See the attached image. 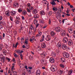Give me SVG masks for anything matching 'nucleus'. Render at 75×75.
Masks as SVG:
<instances>
[{"label": "nucleus", "instance_id": "1", "mask_svg": "<svg viewBox=\"0 0 75 75\" xmlns=\"http://www.w3.org/2000/svg\"><path fill=\"white\" fill-rule=\"evenodd\" d=\"M50 69L52 71L54 72L57 70V66L54 65H52L50 67Z\"/></svg>", "mask_w": 75, "mask_h": 75}, {"label": "nucleus", "instance_id": "2", "mask_svg": "<svg viewBox=\"0 0 75 75\" xmlns=\"http://www.w3.org/2000/svg\"><path fill=\"white\" fill-rule=\"evenodd\" d=\"M40 61L44 65H45V64H47V60L44 59V58H42L40 60Z\"/></svg>", "mask_w": 75, "mask_h": 75}, {"label": "nucleus", "instance_id": "3", "mask_svg": "<svg viewBox=\"0 0 75 75\" xmlns=\"http://www.w3.org/2000/svg\"><path fill=\"white\" fill-rule=\"evenodd\" d=\"M56 17L57 19H59V18H61V15L59 13V12H57L56 15Z\"/></svg>", "mask_w": 75, "mask_h": 75}, {"label": "nucleus", "instance_id": "4", "mask_svg": "<svg viewBox=\"0 0 75 75\" xmlns=\"http://www.w3.org/2000/svg\"><path fill=\"white\" fill-rule=\"evenodd\" d=\"M66 34H67V32L65 30H63L61 32V35L63 36V37L65 36Z\"/></svg>", "mask_w": 75, "mask_h": 75}, {"label": "nucleus", "instance_id": "5", "mask_svg": "<svg viewBox=\"0 0 75 75\" xmlns=\"http://www.w3.org/2000/svg\"><path fill=\"white\" fill-rule=\"evenodd\" d=\"M62 47L63 50H67V46L64 44H62Z\"/></svg>", "mask_w": 75, "mask_h": 75}, {"label": "nucleus", "instance_id": "6", "mask_svg": "<svg viewBox=\"0 0 75 75\" xmlns=\"http://www.w3.org/2000/svg\"><path fill=\"white\" fill-rule=\"evenodd\" d=\"M45 40H46V41H50V40H51V37L50 36V35H47V36L46 38H45Z\"/></svg>", "mask_w": 75, "mask_h": 75}, {"label": "nucleus", "instance_id": "7", "mask_svg": "<svg viewBox=\"0 0 75 75\" xmlns=\"http://www.w3.org/2000/svg\"><path fill=\"white\" fill-rule=\"evenodd\" d=\"M63 56L65 58H68L69 56V54L67 53V52H64L63 54Z\"/></svg>", "mask_w": 75, "mask_h": 75}, {"label": "nucleus", "instance_id": "8", "mask_svg": "<svg viewBox=\"0 0 75 75\" xmlns=\"http://www.w3.org/2000/svg\"><path fill=\"white\" fill-rule=\"evenodd\" d=\"M68 44L69 45H72L73 44V42L71 39L69 40Z\"/></svg>", "mask_w": 75, "mask_h": 75}, {"label": "nucleus", "instance_id": "9", "mask_svg": "<svg viewBox=\"0 0 75 75\" xmlns=\"http://www.w3.org/2000/svg\"><path fill=\"white\" fill-rule=\"evenodd\" d=\"M63 42L66 43V44H67V42H68V39L66 37H64L63 38Z\"/></svg>", "mask_w": 75, "mask_h": 75}, {"label": "nucleus", "instance_id": "10", "mask_svg": "<svg viewBox=\"0 0 75 75\" xmlns=\"http://www.w3.org/2000/svg\"><path fill=\"white\" fill-rule=\"evenodd\" d=\"M18 3H17L16 2H15L13 4L14 7H16V8H17V7H18Z\"/></svg>", "mask_w": 75, "mask_h": 75}, {"label": "nucleus", "instance_id": "11", "mask_svg": "<svg viewBox=\"0 0 75 75\" xmlns=\"http://www.w3.org/2000/svg\"><path fill=\"white\" fill-rule=\"evenodd\" d=\"M42 3L43 4L44 6H46L47 3H48V2L45 0H43L42 1Z\"/></svg>", "mask_w": 75, "mask_h": 75}, {"label": "nucleus", "instance_id": "12", "mask_svg": "<svg viewBox=\"0 0 75 75\" xmlns=\"http://www.w3.org/2000/svg\"><path fill=\"white\" fill-rule=\"evenodd\" d=\"M35 38V37L34 36H33L31 38H30V42H31L32 43L34 42V39Z\"/></svg>", "mask_w": 75, "mask_h": 75}, {"label": "nucleus", "instance_id": "13", "mask_svg": "<svg viewBox=\"0 0 75 75\" xmlns=\"http://www.w3.org/2000/svg\"><path fill=\"white\" fill-rule=\"evenodd\" d=\"M60 28L59 27H57L55 28V30L56 31L59 32H60Z\"/></svg>", "mask_w": 75, "mask_h": 75}, {"label": "nucleus", "instance_id": "14", "mask_svg": "<svg viewBox=\"0 0 75 75\" xmlns=\"http://www.w3.org/2000/svg\"><path fill=\"white\" fill-rule=\"evenodd\" d=\"M41 55V56L42 57H42H46V55H47V53H46V52H43L42 53Z\"/></svg>", "mask_w": 75, "mask_h": 75}, {"label": "nucleus", "instance_id": "15", "mask_svg": "<svg viewBox=\"0 0 75 75\" xmlns=\"http://www.w3.org/2000/svg\"><path fill=\"white\" fill-rule=\"evenodd\" d=\"M72 29L71 28H69L68 29V30L69 33H73V31H72Z\"/></svg>", "mask_w": 75, "mask_h": 75}, {"label": "nucleus", "instance_id": "16", "mask_svg": "<svg viewBox=\"0 0 75 75\" xmlns=\"http://www.w3.org/2000/svg\"><path fill=\"white\" fill-rule=\"evenodd\" d=\"M63 72L64 71L62 70H61L57 71V73L58 74H59V75H62V74L63 73Z\"/></svg>", "mask_w": 75, "mask_h": 75}, {"label": "nucleus", "instance_id": "17", "mask_svg": "<svg viewBox=\"0 0 75 75\" xmlns=\"http://www.w3.org/2000/svg\"><path fill=\"white\" fill-rule=\"evenodd\" d=\"M17 52L18 54H21V53H23V50L21 51L20 50H18L17 51Z\"/></svg>", "mask_w": 75, "mask_h": 75}, {"label": "nucleus", "instance_id": "18", "mask_svg": "<svg viewBox=\"0 0 75 75\" xmlns=\"http://www.w3.org/2000/svg\"><path fill=\"white\" fill-rule=\"evenodd\" d=\"M57 47L59 48V49H60L61 48V44L60 43H58L57 45Z\"/></svg>", "mask_w": 75, "mask_h": 75}, {"label": "nucleus", "instance_id": "19", "mask_svg": "<svg viewBox=\"0 0 75 75\" xmlns=\"http://www.w3.org/2000/svg\"><path fill=\"white\" fill-rule=\"evenodd\" d=\"M49 61L52 63H54V59L53 58H50Z\"/></svg>", "mask_w": 75, "mask_h": 75}, {"label": "nucleus", "instance_id": "20", "mask_svg": "<svg viewBox=\"0 0 75 75\" xmlns=\"http://www.w3.org/2000/svg\"><path fill=\"white\" fill-rule=\"evenodd\" d=\"M11 13L12 16H14L16 14V12L14 11H13L11 12Z\"/></svg>", "mask_w": 75, "mask_h": 75}, {"label": "nucleus", "instance_id": "21", "mask_svg": "<svg viewBox=\"0 0 75 75\" xmlns=\"http://www.w3.org/2000/svg\"><path fill=\"white\" fill-rule=\"evenodd\" d=\"M37 12H38V11H37V10L36 9L33 10L32 11L33 13L34 14H37Z\"/></svg>", "mask_w": 75, "mask_h": 75}, {"label": "nucleus", "instance_id": "22", "mask_svg": "<svg viewBox=\"0 0 75 75\" xmlns=\"http://www.w3.org/2000/svg\"><path fill=\"white\" fill-rule=\"evenodd\" d=\"M40 14L41 16H43V15H45V12L43 11H40Z\"/></svg>", "mask_w": 75, "mask_h": 75}, {"label": "nucleus", "instance_id": "23", "mask_svg": "<svg viewBox=\"0 0 75 75\" xmlns=\"http://www.w3.org/2000/svg\"><path fill=\"white\" fill-rule=\"evenodd\" d=\"M5 14L6 16L8 17L10 16V12L8 11H6L5 12Z\"/></svg>", "mask_w": 75, "mask_h": 75}, {"label": "nucleus", "instance_id": "24", "mask_svg": "<svg viewBox=\"0 0 75 75\" xmlns=\"http://www.w3.org/2000/svg\"><path fill=\"white\" fill-rule=\"evenodd\" d=\"M72 72H73L72 70H71L69 71L68 73V75H71V74H72Z\"/></svg>", "mask_w": 75, "mask_h": 75}, {"label": "nucleus", "instance_id": "25", "mask_svg": "<svg viewBox=\"0 0 75 75\" xmlns=\"http://www.w3.org/2000/svg\"><path fill=\"white\" fill-rule=\"evenodd\" d=\"M41 46L42 48H45V47H46V45H45V43H43L41 45Z\"/></svg>", "mask_w": 75, "mask_h": 75}, {"label": "nucleus", "instance_id": "26", "mask_svg": "<svg viewBox=\"0 0 75 75\" xmlns=\"http://www.w3.org/2000/svg\"><path fill=\"white\" fill-rule=\"evenodd\" d=\"M41 72L40 70H38L36 71V75H40Z\"/></svg>", "mask_w": 75, "mask_h": 75}, {"label": "nucleus", "instance_id": "27", "mask_svg": "<svg viewBox=\"0 0 75 75\" xmlns=\"http://www.w3.org/2000/svg\"><path fill=\"white\" fill-rule=\"evenodd\" d=\"M14 67H15L14 64L13 63L12 64V67L11 68V71H13V69H14Z\"/></svg>", "mask_w": 75, "mask_h": 75}, {"label": "nucleus", "instance_id": "28", "mask_svg": "<svg viewBox=\"0 0 75 75\" xmlns=\"http://www.w3.org/2000/svg\"><path fill=\"white\" fill-rule=\"evenodd\" d=\"M5 58H5L4 57H2L1 61L3 63H4V62L5 61H6L5 60Z\"/></svg>", "mask_w": 75, "mask_h": 75}, {"label": "nucleus", "instance_id": "29", "mask_svg": "<svg viewBox=\"0 0 75 75\" xmlns=\"http://www.w3.org/2000/svg\"><path fill=\"white\" fill-rule=\"evenodd\" d=\"M18 11L19 13H21V12H22V11H23V9L21 8H20L18 9Z\"/></svg>", "mask_w": 75, "mask_h": 75}, {"label": "nucleus", "instance_id": "30", "mask_svg": "<svg viewBox=\"0 0 75 75\" xmlns=\"http://www.w3.org/2000/svg\"><path fill=\"white\" fill-rule=\"evenodd\" d=\"M52 56L53 57H55V56H56V54L54 52H52Z\"/></svg>", "mask_w": 75, "mask_h": 75}, {"label": "nucleus", "instance_id": "31", "mask_svg": "<svg viewBox=\"0 0 75 75\" xmlns=\"http://www.w3.org/2000/svg\"><path fill=\"white\" fill-rule=\"evenodd\" d=\"M44 35H42V39L40 40V42H42V41H44Z\"/></svg>", "mask_w": 75, "mask_h": 75}, {"label": "nucleus", "instance_id": "32", "mask_svg": "<svg viewBox=\"0 0 75 75\" xmlns=\"http://www.w3.org/2000/svg\"><path fill=\"white\" fill-rule=\"evenodd\" d=\"M39 17V15H35L34 17V18H38Z\"/></svg>", "mask_w": 75, "mask_h": 75}, {"label": "nucleus", "instance_id": "33", "mask_svg": "<svg viewBox=\"0 0 75 75\" xmlns=\"http://www.w3.org/2000/svg\"><path fill=\"white\" fill-rule=\"evenodd\" d=\"M22 13L24 16H25L26 14H27V11H26L24 10L23 11Z\"/></svg>", "mask_w": 75, "mask_h": 75}, {"label": "nucleus", "instance_id": "34", "mask_svg": "<svg viewBox=\"0 0 75 75\" xmlns=\"http://www.w3.org/2000/svg\"><path fill=\"white\" fill-rule=\"evenodd\" d=\"M24 39L23 38H22L21 41V44H23V43H24Z\"/></svg>", "mask_w": 75, "mask_h": 75}, {"label": "nucleus", "instance_id": "35", "mask_svg": "<svg viewBox=\"0 0 75 75\" xmlns=\"http://www.w3.org/2000/svg\"><path fill=\"white\" fill-rule=\"evenodd\" d=\"M3 52L4 54H6L7 52V51H6V50L3 49Z\"/></svg>", "mask_w": 75, "mask_h": 75}, {"label": "nucleus", "instance_id": "36", "mask_svg": "<svg viewBox=\"0 0 75 75\" xmlns=\"http://www.w3.org/2000/svg\"><path fill=\"white\" fill-rule=\"evenodd\" d=\"M51 4H52V5H54V6L55 4H55V2H54V1H52L51 2Z\"/></svg>", "mask_w": 75, "mask_h": 75}, {"label": "nucleus", "instance_id": "37", "mask_svg": "<svg viewBox=\"0 0 75 75\" xmlns=\"http://www.w3.org/2000/svg\"><path fill=\"white\" fill-rule=\"evenodd\" d=\"M51 36H54L55 35V33L54 32H52L50 33Z\"/></svg>", "mask_w": 75, "mask_h": 75}, {"label": "nucleus", "instance_id": "38", "mask_svg": "<svg viewBox=\"0 0 75 75\" xmlns=\"http://www.w3.org/2000/svg\"><path fill=\"white\" fill-rule=\"evenodd\" d=\"M29 10H33L34 9V7L30 6V7H29Z\"/></svg>", "mask_w": 75, "mask_h": 75}, {"label": "nucleus", "instance_id": "39", "mask_svg": "<svg viewBox=\"0 0 75 75\" xmlns=\"http://www.w3.org/2000/svg\"><path fill=\"white\" fill-rule=\"evenodd\" d=\"M53 10L54 11H57L58 10V9H57V8L53 7Z\"/></svg>", "mask_w": 75, "mask_h": 75}, {"label": "nucleus", "instance_id": "40", "mask_svg": "<svg viewBox=\"0 0 75 75\" xmlns=\"http://www.w3.org/2000/svg\"><path fill=\"white\" fill-rule=\"evenodd\" d=\"M27 12H28V13H31V11H30V9H28V8H27Z\"/></svg>", "mask_w": 75, "mask_h": 75}, {"label": "nucleus", "instance_id": "41", "mask_svg": "<svg viewBox=\"0 0 75 75\" xmlns=\"http://www.w3.org/2000/svg\"><path fill=\"white\" fill-rule=\"evenodd\" d=\"M38 22V21H37V20H34V23L35 24H37Z\"/></svg>", "mask_w": 75, "mask_h": 75}, {"label": "nucleus", "instance_id": "42", "mask_svg": "<svg viewBox=\"0 0 75 75\" xmlns=\"http://www.w3.org/2000/svg\"><path fill=\"white\" fill-rule=\"evenodd\" d=\"M15 23L16 24H19V21L18 20L15 21Z\"/></svg>", "mask_w": 75, "mask_h": 75}, {"label": "nucleus", "instance_id": "43", "mask_svg": "<svg viewBox=\"0 0 75 75\" xmlns=\"http://www.w3.org/2000/svg\"><path fill=\"white\" fill-rule=\"evenodd\" d=\"M59 50L58 49H57L56 50V53H57V54H58V53H59Z\"/></svg>", "mask_w": 75, "mask_h": 75}, {"label": "nucleus", "instance_id": "44", "mask_svg": "<svg viewBox=\"0 0 75 75\" xmlns=\"http://www.w3.org/2000/svg\"><path fill=\"white\" fill-rule=\"evenodd\" d=\"M60 67H61V68H64V65L62 64H61L60 65Z\"/></svg>", "mask_w": 75, "mask_h": 75}, {"label": "nucleus", "instance_id": "45", "mask_svg": "<svg viewBox=\"0 0 75 75\" xmlns=\"http://www.w3.org/2000/svg\"><path fill=\"white\" fill-rule=\"evenodd\" d=\"M30 6L31 4L30 3H28L27 4V7H30Z\"/></svg>", "mask_w": 75, "mask_h": 75}, {"label": "nucleus", "instance_id": "46", "mask_svg": "<svg viewBox=\"0 0 75 75\" xmlns=\"http://www.w3.org/2000/svg\"><path fill=\"white\" fill-rule=\"evenodd\" d=\"M30 28L31 30H33L34 29V28L33 27V26L32 25H30Z\"/></svg>", "mask_w": 75, "mask_h": 75}, {"label": "nucleus", "instance_id": "47", "mask_svg": "<svg viewBox=\"0 0 75 75\" xmlns=\"http://www.w3.org/2000/svg\"><path fill=\"white\" fill-rule=\"evenodd\" d=\"M20 57H21V59L23 60V55H22V54H21L20 55Z\"/></svg>", "mask_w": 75, "mask_h": 75}, {"label": "nucleus", "instance_id": "48", "mask_svg": "<svg viewBox=\"0 0 75 75\" xmlns=\"http://www.w3.org/2000/svg\"><path fill=\"white\" fill-rule=\"evenodd\" d=\"M40 23H44V21L40 19Z\"/></svg>", "mask_w": 75, "mask_h": 75}, {"label": "nucleus", "instance_id": "49", "mask_svg": "<svg viewBox=\"0 0 75 75\" xmlns=\"http://www.w3.org/2000/svg\"><path fill=\"white\" fill-rule=\"evenodd\" d=\"M38 33H39V35L41 36V34H42V33L40 31H39V32H38Z\"/></svg>", "mask_w": 75, "mask_h": 75}, {"label": "nucleus", "instance_id": "50", "mask_svg": "<svg viewBox=\"0 0 75 75\" xmlns=\"http://www.w3.org/2000/svg\"><path fill=\"white\" fill-rule=\"evenodd\" d=\"M35 25H36V28H37L39 26V24L38 23L35 24Z\"/></svg>", "mask_w": 75, "mask_h": 75}, {"label": "nucleus", "instance_id": "51", "mask_svg": "<svg viewBox=\"0 0 75 75\" xmlns=\"http://www.w3.org/2000/svg\"><path fill=\"white\" fill-rule=\"evenodd\" d=\"M6 59L7 60H8V62L10 61L11 59H10V58H9L6 57Z\"/></svg>", "mask_w": 75, "mask_h": 75}, {"label": "nucleus", "instance_id": "52", "mask_svg": "<svg viewBox=\"0 0 75 75\" xmlns=\"http://www.w3.org/2000/svg\"><path fill=\"white\" fill-rule=\"evenodd\" d=\"M14 57H15L16 58H17V57H18V56H17V54L14 53Z\"/></svg>", "mask_w": 75, "mask_h": 75}, {"label": "nucleus", "instance_id": "53", "mask_svg": "<svg viewBox=\"0 0 75 75\" xmlns=\"http://www.w3.org/2000/svg\"><path fill=\"white\" fill-rule=\"evenodd\" d=\"M62 61V62H64V61H65V59H64V58H62L61 59Z\"/></svg>", "mask_w": 75, "mask_h": 75}, {"label": "nucleus", "instance_id": "54", "mask_svg": "<svg viewBox=\"0 0 75 75\" xmlns=\"http://www.w3.org/2000/svg\"><path fill=\"white\" fill-rule=\"evenodd\" d=\"M0 29H1V30L3 29V26L1 25H0Z\"/></svg>", "mask_w": 75, "mask_h": 75}, {"label": "nucleus", "instance_id": "55", "mask_svg": "<svg viewBox=\"0 0 75 75\" xmlns=\"http://www.w3.org/2000/svg\"><path fill=\"white\" fill-rule=\"evenodd\" d=\"M51 21L50 19H49V24H51Z\"/></svg>", "mask_w": 75, "mask_h": 75}, {"label": "nucleus", "instance_id": "56", "mask_svg": "<svg viewBox=\"0 0 75 75\" xmlns=\"http://www.w3.org/2000/svg\"><path fill=\"white\" fill-rule=\"evenodd\" d=\"M49 16H51V15H52V12L50 11L49 13Z\"/></svg>", "mask_w": 75, "mask_h": 75}, {"label": "nucleus", "instance_id": "57", "mask_svg": "<svg viewBox=\"0 0 75 75\" xmlns=\"http://www.w3.org/2000/svg\"><path fill=\"white\" fill-rule=\"evenodd\" d=\"M26 47L27 49H28L29 48H30V46H29L28 45H26Z\"/></svg>", "mask_w": 75, "mask_h": 75}, {"label": "nucleus", "instance_id": "58", "mask_svg": "<svg viewBox=\"0 0 75 75\" xmlns=\"http://www.w3.org/2000/svg\"><path fill=\"white\" fill-rule=\"evenodd\" d=\"M47 27V25H45L43 27H42V28H43V29H44L45 28H46V27Z\"/></svg>", "mask_w": 75, "mask_h": 75}, {"label": "nucleus", "instance_id": "59", "mask_svg": "<svg viewBox=\"0 0 75 75\" xmlns=\"http://www.w3.org/2000/svg\"><path fill=\"white\" fill-rule=\"evenodd\" d=\"M14 34H17V31L14 30Z\"/></svg>", "mask_w": 75, "mask_h": 75}, {"label": "nucleus", "instance_id": "60", "mask_svg": "<svg viewBox=\"0 0 75 75\" xmlns=\"http://www.w3.org/2000/svg\"><path fill=\"white\" fill-rule=\"evenodd\" d=\"M48 4H47V11H48V10H49V7H48Z\"/></svg>", "mask_w": 75, "mask_h": 75}, {"label": "nucleus", "instance_id": "61", "mask_svg": "<svg viewBox=\"0 0 75 75\" xmlns=\"http://www.w3.org/2000/svg\"><path fill=\"white\" fill-rule=\"evenodd\" d=\"M12 61L14 63H15V62H16V61L15 60V59L14 58H13Z\"/></svg>", "mask_w": 75, "mask_h": 75}, {"label": "nucleus", "instance_id": "62", "mask_svg": "<svg viewBox=\"0 0 75 75\" xmlns=\"http://www.w3.org/2000/svg\"><path fill=\"white\" fill-rule=\"evenodd\" d=\"M14 75H17V72L16 71H14L13 72Z\"/></svg>", "mask_w": 75, "mask_h": 75}, {"label": "nucleus", "instance_id": "63", "mask_svg": "<svg viewBox=\"0 0 75 75\" xmlns=\"http://www.w3.org/2000/svg\"><path fill=\"white\" fill-rule=\"evenodd\" d=\"M5 37V33H3V38H4Z\"/></svg>", "mask_w": 75, "mask_h": 75}, {"label": "nucleus", "instance_id": "64", "mask_svg": "<svg viewBox=\"0 0 75 75\" xmlns=\"http://www.w3.org/2000/svg\"><path fill=\"white\" fill-rule=\"evenodd\" d=\"M0 47H3V44H0Z\"/></svg>", "mask_w": 75, "mask_h": 75}]
</instances>
